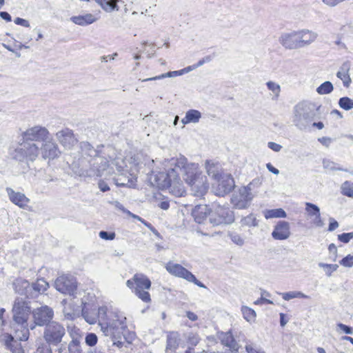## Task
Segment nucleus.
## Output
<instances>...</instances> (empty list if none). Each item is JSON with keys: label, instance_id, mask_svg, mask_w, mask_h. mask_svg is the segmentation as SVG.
Returning a JSON list of instances; mask_svg holds the SVG:
<instances>
[{"label": "nucleus", "instance_id": "72a5a7b5", "mask_svg": "<svg viewBox=\"0 0 353 353\" xmlns=\"http://www.w3.org/2000/svg\"><path fill=\"white\" fill-rule=\"evenodd\" d=\"M179 334L176 332H170L167 335V344L165 351L168 352L170 351L171 352H175V350L178 348L179 345Z\"/></svg>", "mask_w": 353, "mask_h": 353}, {"label": "nucleus", "instance_id": "20e7f679", "mask_svg": "<svg viewBox=\"0 0 353 353\" xmlns=\"http://www.w3.org/2000/svg\"><path fill=\"white\" fill-rule=\"evenodd\" d=\"M170 165L175 166L176 174L181 176L186 183H191L192 179L202 174L199 170V164L188 163V159L183 156L172 159L170 161Z\"/></svg>", "mask_w": 353, "mask_h": 353}, {"label": "nucleus", "instance_id": "7c9ffc66", "mask_svg": "<svg viewBox=\"0 0 353 353\" xmlns=\"http://www.w3.org/2000/svg\"><path fill=\"white\" fill-rule=\"evenodd\" d=\"M167 188H169L170 192L175 196H182L184 195L185 190L180 176H174Z\"/></svg>", "mask_w": 353, "mask_h": 353}, {"label": "nucleus", "instance_id": "603ef678", "mask_svg": "<svg viewBox=\"0 0 353 353\" xmlns=\"http://www.w3.org/2000/svg\"><path fill=\"white\" fill-rule=\"evenodd\" d=\"M319 266L325 270V273L328 276H330L332 273L336 271L339 267L336 264H327L323 263H319Z\"/></svg>", "mask_w": 353, "mask_h": 353}, {"label": "nucleus", "instance_id": "ea45409f", "mask_svg": "<svg viewBox=\"0 0 353 353\" xmlns=\"http://www.w3.org/2000/svg\"><path fill=\"white\" fill-rule=\"evenodd\" d=\"M61 304L63 305V312L65 317L68 319H73L76 316V310L74 305L67 303V300L63 299L61 301Z\"/></svg>", "mask_w": 353, "mask_h": 353}, {"label": "nucleus", "instance_id": "6ab92c4d", "mask_svg": "<svg viewBox=\"0 0 353 353\" xmlns=\"http://www.w3.org/2000/svg\"><path fill=\"white\" fill-rule=\"evenodd\" d=\"M58 142L65 149H71L77 143L73 131L69 128H64L55 134Z\"/></svg>", "mask_w": 353, "mask_h": 353}, {"label": "nucleus", "instance_id": "37998d69", "mask_svg": "<svg viewBox=\"0 0 353 353\" xmlns=\"http://www.w3.org/2000/svg\"><path fill=\"white\" fill-rule=\"evenodd\" d=\"M280 294L281 295L282 298L285 301H290V299H296V298H299V299L300 298H303V299L309 298V296L307 295H306L299 291H291V292H283V293H280Z\"/></svg>", "mask_w": 353, "mask_h": 353}, {"label": "nucleus", "instance_id": "f704fd0d", "mask_svg": "<svg viewBox=\"0 0 353 353\" xmlns=\"http://www.w3.org/2000/svg\"><path fill=\"white\" fill-rule=\"evenodd\" d=\"M201 112L197 110L191 109L185 112V116L181 119L183 125L188 123H197L201 118Z\"/></svg>", "mask_w": 353, "mask_h": 353}, {"label": "nucleus", "instance_id": "79ce46f5", "mask_svg": "<svg viewBox=\"0 0 353 353\" xmlns=\"http://www.w3.org/2000/svg\"><path fill=\"white\" fill-rule=\"evenodd\" d=\"M323 168L328 172H334L336 170L347 172V169H344L339 166L336 163L332 161L329 159H324L323 161Z\"/></svg>", "mask_w": 353, "mask_h": 353}, {"label": "nucleus", "instance_id": "cd10ccee", "mask_svg": "<svg viewBox=\"0 0 353 353\" xmlns=\"http://www.w3.org/2000/svg\"><path fill=\"white\" fill-rule=\"evenodd\" d=\"M14 287L16 292L18 294L24 295L27 298L34 297L30 284L28 281L23 279H17L14 283Z\"/></svg>", "mask_w": 353, "mask_h": 353}, {"label": "nucleus", "instance_id": "f03ea898", "mask_svg": "<svg viewBox=\"0 0 353 353\" xmlns=\"http://www.w3.org/2000/svg\"><path fill=\"white\" fill-rule=\"evenodd\" d=\"M10 154L13 159L28 163L33 162L40 154V146L37 143L30 142L19 139L17 146L10 149Z\"/></svg>", "mask_w": 353, "mask_h": 353}, {"label": "nucleus", "instance_id": "4c0bfd02", "mask_svg": "<svg viewBox=\"0 0 353 353\" xmlns=\"http://www.w3.org/2000/svg\"><path fill=\"white\" fill-rule=\"evenodd\" d=\"M205 168L208 175L213 178L214 180L219 181V177H221L223 175L221 173L219 166L216 164L210 163V161H207L205 163Z\"/></svg>", "mask_w": 353, "mask_h": 353}, {"label": "nucleus", "instance_id": "f257e3e1", "mask_svg": "<svg viewBox=\"0 0 353 353\" xmlns=\"http://www.w3.org/2000/svg\"><path fill=\"white\" fill-rule=\"evenodd\" d=\"M99 326L104 336H108L113 345L123 346L121 338L127 329L126 317L120 312H108L106 307L99 308Z\"/></svg>", "mask_w": 353, "mask_h": 353}, {"label": "nucleus", "instance_id": "c9c22d12", "mask_svg": "<svg viewBox=\"0 0 353 353\" xmlns=\"http://www.w3.org/2000/svg\"><path fill=\"white\" fill-rule=\"evenodd\" d=\"M70 20L77 25L85 26L92 24L96 21L97 19L92 14H86L85 15L72 17Z\"/></svg>", "mask_w": 353, "mask_h": 353}, {"label": "nucleus", "instance_id": "58836bf2", "mask_svg": "<svg viewBox=\"0 0 353 353\" xmlns=\"http://www.w3.org/2000/svg\"><path fill=\"white\" fill-rule=\"evenodd\" d=\"M264 216L267 219L272 218H285L287 214L282 208H277L265 210L264 212Z\"/></svg>", "mask_w": 353, "mask_h": 353}, {"label": "nucleus", "instance_id": "8fccbe9b", "mask_svg": "<svg viewBox=\"0 0 353 353\" xmlns=\"http://www.w3.org/2000/svg\"><path fill=\"white\" fill-rule=\"evenodd\" d=\"M241 223L242 225H245V226H248V227L257 225L256 219L252 214L242 218L241 220Z\"/></svg>", "mask_w": 353, "mask_h": 353}, {"label": "nucleus", "instance_id": "09e8293b", "mask_svg": "<svg viewBox=\"0 0 353 353\" xmlns=\"http://www.w3.org/2000/svg\"><path fill=\"white\" fill-rule=\"evenodd\" d=\"M341 193L345 196L353 198V183L345 181L341 185Z\"/></svg>", "mask_w": 353, "mask_h": 353}, {"label": "nucleus", "instance_id": "4468645a", "mask_svg": "<svg viewBox=\"0 0 353 353\" xmlns=\"http://www.w3.org/2000/svg\"><path fill=\"white\" fill-rule=\"evenodd\" d=\"M21 135V138L26 141L43 143L50 137V132L46 127L34 125L26 130Z\"/></svg>", "mask_w": 353, "mask_h": 353}, {"label": "nucleus", "instance_id": "393cba45", "mask_svg": "<svg viewBox=\"0 0 353 353\" xmlns=\"http://www.w3.org/2000/svg\"><path fill=\"white\" fill-rule=\"evenodd\" d=\"M10 201L14 205L19 206L20 208L26 209L30 199H28L23 193L16 192L10 188H7L6 190Z\"/></svg>", "mask_w": 353, "mask_h": 353}, {"label": "nucleus", "instance_id": "473e14b6", "mask_svg": "<svg viewBox=\"0 0 353 353\" xmlns=\"http://www.w3.org/2000/svg\"><path fill=\"white\" fill-rule=\"evenodd\" d=\"M219 339L221 343L225 346L228 347L232 351H237L239 349V345L234 340L232 333L230 332H221L219 334Z\"/></svg>", "mask_w": 353, "mask_h": 353}, {"label": "nucleus", "instance_id": "a18cd8bd", "mask_svg": "<svg viewBox=\"0 0 353 353\" xmlns=\"http://www.w3.org/2000/svg\"><path fill=\"white\" fill-rule=\"evenodd\" d=\"M182 74H183L182 70H177V71L168 72L167 73L162 74L159 76L142 79L141 81L145 82V81H154V80L164 79L165 77H176V76H180Z\"/></svg>", "mask_w": 353, "mask_h": 353}, {"label": "nucleus", "instance_id": "49530a36", "mask_svg": "<svg viewBox=\"0 0 353 353\" xmlns=\"http://www.w3.org/2000/svg\"><path fill=\"white\" fill-rule=\"evenodd\" d=\"M339 105L345 110H350L353 109V99L347 97H343L339 99Z\"/></svg>", "mask_w": 353, "mask_h": 353}, {"label": "nucleus", "instance_id": "c756f323", "mask_svg": "<svg viewBox=\"0 0 353 353\" xmlns=\"http://www.w3.org/2000/svg\"><path fill=\"white\" fill-rule=\"evenodd\" d=\"M210 209L205 205H199L193 209L192 214L198 223H204L207 216L210 214Z\"/></svg>", "mask_w": 353, "mask_h": 353}, {"label": "nucleus", "instance_id": "6e6552de", "mask_svg": "<svg viewBox=\"0 0 353 353\" xmlns=\"http://www.w3.org/2000/svg\"><path fill=\"white\" fill-rule=\"evenodd\" d=\"M29 335L28 328L21 325V330L17 329L16 330L14 336L8 334L3 335L4 344L11 353H22L21 345L19 341H27Z\"/></svg>", "mask_w": 353, "mask_h": 353}, {"label": "nucleus", "instance_id": "680f3d73", "mask_svg": "<svg viewBox=\"0 0 353 353\" xmlns=\"http://www.w3.org/2000/svg\"><path fill=\"white\" fill-rule=\"evenodd\" d=\"M245 349L248 353H265L261 349L251 344L247 345Z\"/></svg>", "mask_w": 353, "mask_h": 353}, {"label": "nucleus", "instance_id": "bf43d9fd", "mask_svg": "<svg viewBox=\"0 0 353 353\" xmlns=\"http://www.w3.org/2000/svg\"><path fill=\"white\" fill-rule=\"evenodd\" d=\"M342 331L345 334H353V328L351 327H349L345 324H343L341 323L337 324V331Z\"/></svg>", "mask_w": 353, "mask_h": 353}, {"label": "nucleus", "instance_id": "5fc2aeb1", "mask_svg": "<svg viewBox=\"0 0 353 353\" xmlns=\"http://www.w3.org/2000/svg\"><path fill=\"white\" fill-rule=\"evenodd\" d=\"M51 344L41 343L37 349V353H52Z\"/></svg>", "mask_w": 353, "mask_h": 353}, {"label": "nucleus", "instance_id": "ddd939ff", "mask_svg": "<svg viewBox=\"0 0 353 353\" xmlns=\"http://www.w3.org/2000/svg\"><path fill=\"white\" fill-rule=\"evenodd\" d=\"M234 220L233 212L229 208L222 206H218L209 217V221L212 225L230 224Z\"/></svg>", "mask_w": 353, "mask_h": 353}, {"label": "nucleus", "instance_id": "c85d7f7f", "mask_svg": "<svg viewBox=\"0 0 353 353\" xmlns=\"http://www.w3.org/2000/svg\"><path fill=\"white\" fill-rule=\"evenodd\" d=\"M79 331V330H74L70 333L72 340L68 345L69 353H83L80 345L81 336Z\"/></svg>", "mask_w": 353, "mask_h": 353}, {"label": "nucleus", "instance_id": "9d476101", "mask_svg": "<svg viewBox=\"0 0 353 353\" xmlns=\"http://www.w3.org/2000/svg\"><path fill=\"white\" fill-rule=\"evenodd\" d=\"M98 152L94 148L91 144L87 141H82L79 144V151L78 154H73L74 155V160L72 164L75 167H82L85 168L87 163H91L92 159L97 156Z\"/></svg>", "mask_w": 353, "mask_h": 353}, {"label": "nucleus", "instance_id": "7ed1b4c3", "mask_svg": "<svg viewBox=\"0 0 353 353\" xmlns=\"http://www.w3.org/2000/svg\"><path fill=\"white\" fill-rule=\"evenodd\" d=\"M318 107L312 102L302 101L294 108L293 122L300 130H305L316 117Z\"/></svg>", "mask_w": 353, "mask_h": 353}, {"label": "nucleus", "instance_id": "dca6fc26", "mask_svg": "<svg viewBox=\"0 0 353 353\" xmlns=\"http://www.w3.org/2000/svg\"><path fill=\"white\" fill-rule=\"evenodd\" d=\"M40 153L43 159L50 161L58 158L61 154V151L58 145L48 137V139L41 143Z\"/></svg>", "mask_w": 353, "mask_h": 353}, {"label": "nucleus", "instance_id": "412c9836", "mask_svg": "<svg viewBox=\"0 0 353 353\" xmlns=\"http://www.w3.org/2000/svg\"><path fill=\"white\" fill-rule=\"evenodd\" d=\"M187 184L190 186L192 191L196 196H203L208 190L207 178L202 175V174L192 179L191 183H188Z\"/></svg>", "mask_w": 353, "mask_h": 353}, {"label": "nucleus", "instance_id": "5701e85b", "mask_svg": "<svg viewBox=\"0 0 353 353\" xmlns=\"http://www.w3.org/2000/svg\"><path fill=\"white\" fill-rule=\"evenodd\" d=\"M290 234V223L285 221H279L272 232V236L275 240H285Z\"/></svg>", "mask_w": 353, "mask_h": 353}, {"label": "nucleus", "instance_id": "a19ab883", "mask_svg": "<svg viewBox=\"0 0 353 353\" xmlns=\"http://www.w3.org/2000/svg\"><path fill=\"white\" fill-rule=\"evenodd\" d=\"M241 312L244 319L250 323H253L255 321L256 314V312L252 308L248 306H242Z\"/></svg>", "mask_w": 353, "mask_h": 353}, {"label": "nucleus", "instance_id": "c03bdc74", "mask_svg": "<svg viewBox=\"0 0 353 353\" xmlns=\"http://www.w3.org/2000/svg\"><path fill=\"white\" fill-rule=\"evenodd\" d=\"M334 90V86L332 83L330 81H325L322 84H321L317 88H316V92L319 94L324 95V94H328L331 93Z\"/></svg>", "mask_w": 353, "mask_h": 353}, {"label": "nucleus", "instance_id": "2eb2a0df", "mask_svg": "<svg viewBox=\"0 0 353 353\" xmlns=\"http://www.w3.org/2000/svg\"><path fill=\"white\" fill-rule=\"evenodd\" d=\"M32 314L34 323L38 326H46L54 318L53 309L46 305L34 309Z\"/></svg>", "mask_w": 353, "mask_h": 353}, {"label": "nucleus", "instance_id": "3c124183", "mask_svg": "<svg viewBox=\"0 0 353 353\" xmlns=\"http://www.w3.org/2000/svg\"><path fill=\"white\" fill-rule=\"evenodd\" d=\"M228 236L234 244L239 246H242L245 243L244 239L241 235L236 232H228Z\"/></svg>", "mask_w": 353, "mask_h": 353}, {"label": "nucleus", "instance_id": "2f4dec72", "mask_svg": "<svg viewBox=\"0 0 353 353\" xmlns=\"http://www.w3.org/2000/svg\"><path fill=\"white\" fill-rule=\"evenodd\" d=\"M350 69V63L346 61L341 66L340 70L336 73V77L340 79L345 88H348L351 83V78L349 74Z\"/></svg>", "mask_w": 353, "mask_h": 353}, {"label": "nucleus", "instance_id": "0eeeda50", "mask_svg": "<svg viewBox=\"0 0 353 353\" xmlns=\"http://www.w3.org/2000/svg\"><path fill=\"white\" fill-rule=\"evenodd\" d=\"M65 335L63 325L57 321H52L44 328L43 338L44 341L52 346H57L63 341Z\"/></svg>", "mask_w": 353, "mask_h": 353}, {"label": "nucleus", "instance_id": "a878e982", "mask_svg": "<svg viewBox=\"0 0 353 353\" xmlns=\"http://www.w3.org/2000/svg\"><path fill=\"white\" fill-rule=\"evenodd\" d=\"M296 31L300 48L311 45L318 37L316 32L308 29H302Z\"/></svg>", "mask_w": 353, "mask_h": 353}, {"label": "nucleus", "instance_id": "a211bd4d", "mask_svg": "<svg viewBox=\"0 0 353 353\" xmlns=\"http://www.w3.org/2000/svg\"><path fill=\"white\" fill-rule=\"evenodd\" d=\"M279 43L287 50H297L300 48L297 31L283 32L279 38Z\"/></svg>", "mask_w": 353, "mask_h": 353}, {"label": "nucleus", "instance_id": "4d7b16f0", "mask_svg": "<svg viewBox=\"0 0 353 353\" xmlns=\"http://www.w3.org/2000/svg\"><path fill=\"white\" fill-rule=\"evenodd\" d=\"M340 264L347 268H351L353 266V256L347 255L345 258H343L341 261Z\"/></svg>", "mask_w": 353, "mask_h": 353}, {"label": "nucleus", "instance_id": "aec40b11", "mask_svg": "<svg viewBox=\"0 0 353 353\" xmlns=\"http://www.w3.org/2000/svg\"><path fill=\"white\" fill-rule=\"evenodd\" d=\"M174 176H177L176 168L170 165L166 172H161L155 176V182L160 189L167 188Z\"/></svg>", "mask_w": 353, "mask_h": 353}, {"label": "nucleus", "instance_id": "bb28decb", "mask_svg": "<svg viewBox=\"0 0 353 353\" xmlns=\"http://www.w3.org/2000/svg\"><path fill=\"white\" fill-rule=\"evenodd\" d=\"M305 212L310 218L313 217L312 223L315 227L322 228L324 222L321 219L319 208L312 203H305Z\"/></svg>", "mask_w": 353, "mask_h": 353}, {"label": "nucleus", "instance_id": "b1692460", "mask_svg": "<svg viewBox=\"0 0 353 353\" xmlns=\"http://www.w3.org/2000/svg\"><path fill=\"white\" fill-rule=\"evenodd\" d=\"M165 268L169 274L174 276L182 278L186 281L191 278V272L179 263L169 261L165 264Z\"/></svg>", "mask_w": 353, "mask_h": 353}, {"label": "nucleus", "instance_id": "e433bc0d", "mask_svg": "<svg viewBox=\"0 0 353 353\" xmlns=\"http://www.w3.org/2000/svg\"><path fill=\"white\" fill-rule=\"evenodd\" d=\"M32 288V292L34 294V297L37 295V294H41L46 292L48 288L49 284L43 279H37L36 282L33 283L30 285Z\"/></svg>", "mask_w": 353, "mask_h": 353}, {"label": "nucleus", "instance_id": "052dcab7", "mask_svg": "<svg viewBox=\"0 0 353 353\" xmlns=\"http://www.w3.org/2000/svg\"><path fill=\"white\" fill-rule=\"evenodd\" d=\"M99 236L102 239L113 240L115 238V233L114 232H108L106 231H101L99 233Z\"/></svg>", "mask_w": 353, "mask_h": 353}, {"label": "nucleus", "instance_id": "f3484780", "mask_svg": "<svg viewBox=\"0 0 353 353\" xmlns=\"http://www.w3.org/2000/svg\"><path fill=\"white\" fill-rule=\"evenodd\" d=\"M216 182L213 185L214 192L218 196H224L229 193L234 186V179L230 174H223L219 177V181L216 180Z\"/></svg>", "mask_w": 353, "mask_h": 353}, {"label": "nucleus", "instance_id": "774afa93", "mask_svg": "<svg viewBox=\"0 0 353 353\" xmlns=\"http://www.w3.org/2000/svg\"><path fill=\"white\" fill-rule=\"evenodd\" d=\"M268 148L274 152H279L282 149V146L274 142H269L268 143Z\"/></svg>", "mask_w": 353, "mask_h": 353}, {"label": "nucleus", "instance_id": "864d4df0", "mask_svg": "<svg viewBox=\"0 0 353 353\" xmlns=\"http://www.w3.org/2000/svg\"><path fill=\"white\" fill-rule=\"evenodd\" d=\"M97 341V336L94 333H88L85 338V343L90 347L94 346Z\"/></svg>", "mask_w": 353, "mask_h": 353}, {"label": "nucleus", "instance_id": "1a4fd4ad", "mask_svg": "<svg viewBox=\"0 0 353 353\" xmlns=\"http://www.w3.org/2000/svg\"><path fill=\"white\" fill-rule=\"evenodd\" d=\"M57 291L63 294L77 297L78 293V283L74 276L69 274H62L58 276L54 283Z\"/></svg>", "mask_w": 353, "mask_h": 353}, {"label": "nucleus", "instance_id": "6e6d98bb", "mask_svg": "<svg viewBox=\"0 0 353 353\" xmlns=\"http://www.w3.org/2000/svg\"><path fill=\"white\" fill-rule=\"evenodd\" d=\"M352 239L353 232L349 233H343L341 234L338 235V239L344 243H347Z\"/></svg>", "mask_w": 353, "mask_h": 353}, {"label": "nucleus", "instance_id": "de8ad7c7", "mask_svg": "<svg viewBox=\"0 0 353 353\" xmlns=\"http://www.w3.org/2000/svg\"><path fill=\"white\" fill-rule=\"evenodd\" d=\"M266 85L268 90L274 94L273 99H278L281 92V86L278 83L272 81H268Z\"/></svg>", "mask_w": 353, "mask_h": 353}, {"label": "nucleus", "instance_id": "f8f14e48", "mask_svg": "<svg viewBox=\"0 0 353 353\" xmlns=\"http://www.w3.org/2000/svg\"><path fill=\"white\" fill-rule=\"evenodd\" d=\"M138 156L134 157V158H131L132 161L130 163L132 165L130 169H128V166L125 162V160L122 158H115L110 164V170L108 171V173L114 172L117 171L118 173L121 175H124L127 173H130V175L134 174V171L137 170V167L139 165V162L137 161Z\"/></svg>", "mask_w": 353, "mask_h": 353}, {"label": "nucleus", "instance_id": "423d86ee", "mask_svg": "<svg viewBox=\"0 0 353 353\" xmlns=\"http://www.w3.org/2000/svg\"><path fill=\"white\" fill-rule=\"evenodd\" d=\"M261 185L259 179H254L247 186L241 187L238 192L234 193L231 198V203L238 209H244L249 206L254 194L253 191L255 188Z\"/></svg>", "mask_w": 353, "mask_h": 353}, {"label": "nucleus", "instance_id": "13d9d810", "mask_svg": "<svg viewBox=\"0 0 353 353\" xmlns=\"http://www.w3.org/2000/svg\"><path fill=\"white\" fill-rule=\"evenodd\" d=\"M83 315L84 316L85 321L89 324H94L97 320L99 321V314L97 315V316H96L95 315H92L88 313L83 312Z\"/></svg>", "mask_w": 353, "mask_h": 353}, {"label": "nucleus", "instance_id": "4be33fe9", "mask_svg": "<svg viewBox=\"0 0 353 353\" xmlns=\"http://www.w3.org/2000/svg\"><path fill=\"white\" fill-rule=\"evenodd\" d=\"M90 163L92 174L97 176H101L104 171L110 168L108 160L103 157L98 155V153L96 157L92 159L91 163Z\"/></svg>", "mask_w": 353, "mask_h": 353}, {"label": "nucleus", "instance_id": "0e129e2a", "mask_svg": "<svg viewBox=\"0 0 353 353\" xmlns=\"http://www.w3.org/2000/svg\"><path fill=\"white\" fill-rule=\"evenodd\" d=\"M190 276H191V278L188 279L187 280L188 281L194 283L195 285H196L197 286H199L200 288H206L204 284H203L201 281H199L196 279L195 276L192 272L190 274Z\"/></svg>", "mask_w": 353, "mask_h": 353}, {"label": "nucleus", "instance_id": "39448f33", "mask_svg": "<svg viewBox=\"0 0 353 353\" xmlns=\"http://www.w3.org/2000/svg\"><path fill=\"white\" fill-rule=\"evenodd\" d=\"M126 285L142 301H151L150 295L148 292L151 288V281L147 276L143 274H135L131 279L126 281Z\"/></svg>", "mask_w": 353, "mask_h": 353}, {"label": "nucleus", "instance_id": "69168bd1", "mask_svg": "<svg viewBox=\"0 0 353 353\" xmlns=\"http://www.w3.org/2000/svg\"><path fill=\"white\" fill-rule=\"evenodd\" d=\"M14 23L17 25H20L26 28L30 27V23L28 21L19 17H17L14 19Z\"/></svg>", "mask_w": 353, "mask_h": 353}, {"label": "nucleus", "instance_id": "e2e57ef3", "mask_svg": "<svg viewBox=\"0 0 353 353\" xmlns=\"http://www.w3.org/2000/svg\"><path fill=\"white\" fill-rule=\"evenodd\" d=\"M330 224L328 227V231L332 232L339 227V223L334 219L330 217L329 219Z\"/></svg>", "mask_w": 353, "mask_h": 353}, {"label": "nucleus", "instance_id": "338daca9", "mask_svg": "<svg viewBox=\"0 0 353 353\" xmlns=\"http://www.w3.org/2000/svg\"><path fill=\"white\" fill-rule=\"evenodd\" d=\"M255 305H263V304H273V302L270 299H265L263 296L254 302Z\"/></svg>", "mask_w": 353, "mask_h": 353}, {"label": "nucleus", "instance_id": "9b49d317", "mask_svg": "<svg viewBox=\"0 0 353 353\" xmlns=\"http://www.w3.org/2000/svg\"><path fill=\"white\" fill-rule=\"evenodd\" d=\"M13 319L20 325H23L27 323L30 314V307L29 302L23 298H17L14 301L12 308Z\"/></svg>", "mask_w": 353, "mask_h": 353}]
</instances>
